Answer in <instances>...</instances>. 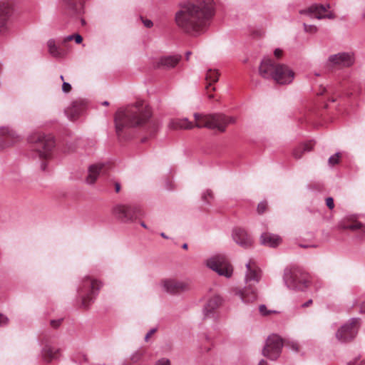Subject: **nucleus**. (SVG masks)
Listing matches in <instances>:
<instances>
[{"label": "nucleus", "mask_w": 365, "mask_h": 365, "mask_svg": "<svg viewBox=\"0 0 365 365\" xmlns=\"http://www.w3.org/2000/svg\"><path fill=\"white\" fill-rule=\"evenodd\" d=\"M329 8L330 5L329 4L325 5L315 4H312L307 9L301 10L299 13L317 19H334L335 18V15L333 13L330 12L327 14H324Z\"/></svg>", "instance_id": "15"}, {"label": "nucleus", "mask_w": 365, "mask_h": 365, "mask_svg": "<svg viewBox=\"0 0 365 365\" xmlns=\"http://www.w3.org/2000/svg\"><path fill=\"white\" fill-rule=\"evenodd\" d=\"M182 247L185 250L187 249V244L185 243L182 245Z\"/></svg>", "instance_id": "57"}, {"label": "nucleus", "mask_w": 365, "mask_h": 365, "mask_svg": "<svg viewBox=\"0 0 365 365\" xmlns=\"http://www.w3.org/2000/svg\"><path fill=\"white\" fill-rule=\"evenodd\" d=\"M274 55L277 58H279L282 55V50L280 48H276L274 51Z\"/></svg>", "instance_id": "45"}, {"label": "nucleus", "mask_w": 365, "mask_h": 365, "mask_svg": "<svg viewBox=\"0 0 365 365\" xmlns=\"http://www.w3.org/2000/svg\"><path fill=\"white\" fill-rule=\"evenodd\" d=\"M182 56L176 54L160 57L157 62V67L163 69H170L176 66L181 60Z\"/></svg>", "instance_id": "23"}, {"label": "nucleus", "mask_w": 365, "mask_h": 365, "mask_svg": "<svg viewBox=\"0 0 365 365\" xmlns=\"http://www.w3.org/2000/svg\"><path fill=\"white\" fill-rule=\"evenodd\" d=\"M213 97H214V96L212 94H210L208 96V98H210V99L212 98Z\"/></svg>", "instance_id": "60"}, {"label": "nucleus", "mask_w": 365, "mask_h": 365, "mask_svg": "<svg viewBox=\"0 0 365 365\" xmlns=\"http://www.w3.org/2000/svg\"><path fill=\"white\" fill-rule=\"evenodd\" d=\"M205 78L207 81L210 82L208 85L206 86V88L208 89V88L211 86L212 83H215L218 81L219 73L217 70L208 69L206 73Z\"/></svg>", "instance_id": "29"}, {"label": "nucleus", "mask_w": 365, "mask_h": 365, "mask_svg": "<svg viewBox=\"0 0 365 365\" xmlns=\"http://www.w3.org/2000/svg\"><path fill=\"white\" fill-rule=\"evenodd\" d=\"M48 51L49 54L56 58H61L66 55V48L62 46V43L58 42L57 39L51 38L47 41Z\"/></svg>", "instance_id": "22"}, {"label": "nucleus", "mask_w": 365, "mask_h": 365, "mask_svg": "<svg viewBox=\"0 0 365 365\" xmlns=\"http://www.w3.org/2000/svg\"><path fill=\"white\" fill-rule=\"evenodd\" d=\"M360 327V319L351 318L343 324L336 331V339L341 343H347L354 340Z\"/></svg>", "instance_id": "9"}, {"label": "nucleus", "mask_w": 365, "mask_h": 365, "mask_svg": "<svg viewBox=\"0 0 365 365\" xmlns=\"http://www.w3.org/2000/svg\"><path fill=\"white\" fill-rule=\"evenodd\" d=\"M340 226L344 230H351L358 239L365 237V226L360 222H343Z\"/></svg>", "instance_id": "24"}, {"label": "nucleus", "mask_w": 365, "mask_h": 365, "mask_svg": "<svg viewBox=\"0 0 365 365\" xmlns=\"http://www.w3.org/2000/svg\"><path fill=\"white\" fill-rule=\"evenodd\" d=\"M81 22L82 25H84L86 24L85 20L83 19H81Z\"/></svg>", "instance_id": "59"}, {"label": "nucleus", "mask_w": 365, "mask_h": 365, "mask_svg": "<svg viewBox=\"0 0 365 365\" xmlns=\"http://www.w3.org/2000/svg\"><path fill=\"white\" fill-rule=\"evenodd\" d=\"M191 54V52L190 51H187L185 53V56H186V59L188 60L189 59V56H190Z\"/></svg>", "instance_id": "53"}, {"label": "nucleus", "mask_w": 365, "mask_h": 365, "mask_svg": "<svg viewBox=\"0 0 365 365\" xmlns=\"http://www.w3.org/2000/svg\"><path fill=\"white\" fill-rule=\"evenodd\" d=\"M282 347V339L276 334L271 335L267 339L262 354L271 360H275L279 356Z\"/></svg>", "instance_id": "13"}, {"label": "nucleus", "mask_w": 365, "mask_h": 365, "mask_svg": "<svg viewBox=\"0 0 365 365\" xmlns=\"http://www.w3.org/2000/svg\"><path fill=\"white\" fill-rule=\"evenodd\" d=\"M312 149V145L311 143H306L302 144L297 147L293 150V156L296 159H299L302 158V155L306 153L309 152Z\"/></svg>", "instance_id": "28"}, {"label": "nucleus", "mask_w": 365, "mask_h": 365, "mask_svg": "<svg viewBox=\"0 0 365 365\" xmlns=\"http://www.w3.org/2000/svg\"><path fill=\"white\" fill-rule=\"evenodd\" d=\"M166 188L168 189V190L171 189L172 188L171 185L168 182L167 185H166Z\"/></svg>", "instance_id": "56"}, {"label": "nucleus", "mask_w": 365, "mask_h": 365, "mask_svg": "<svg viewBox=\"0 0 365 365\" xmlns=\"http://www.w3.org/2000/svg\"><path fill=\"white\" fill-rule=\"evenodd\" d=\"M354 62V56L350 53H339L331 55L328 58V63L332 67H349Z\"/></svg>", "instance_id": "18"}, {"label": "nucleus", "mask_w": 365, "mask_h": 365, "mask_svg": "<svg viewBox=\"0 0 365 365\" xmlns=\"http://www.w3.org/2000/svg\"><path fill=\"white\" fill-rule=\"evenodd\" d=\"M112 212L115 218L123 222H130L142 215L140 207L132 205L117 204Z\"/></svg>", "instance_id": "10"}, {"label": "nucleus", "mask_w": 365, "mask_h": 365, "mask_svg": "<svg viewBox=\"0 0 365 365\" xmlns=\"http://www.w3.org/2000/svg\"><path fill=\"white\" fill-rule=\"evenodd\" d=\"M215 13L213 0H188L180 4L175 21L184 33L197 37L207 31Z\"/></svg>", "instance_id": "1"}, {"label": "nucleus", "mask_w": 365, "mask_h": 365, "mask_svg": "<svg viewBox=\"0 0 365 365\" xmlns=\"http://www.w3.org/2000/svg\"><path fill=\"white\" fill-rule=\"evenodd\" d=\"M64 4L68 10L76 15H80L83 12L84 0H63Z\"/></svg>", "instance_id": "27"}, {"label": "nucleus", "mask_w": 365, "mask_h": 365, "mask_svg": "<svg viewBox=\"0 0 365 365\" xmlns=\"http://www.w3.org/2000/svg\"><path fill=\"white\" fill-rule=\"evenodd\" d=\"M246 272L245 277V286L236 292L244 303H252L257 298L256 284L260 280L261 271L256 264L251 260L246 263Z\"/></svg>", "instance_id": "6"}, {"label": "nucleus", "mask_w": 365, "mask_h": 365, "mask_svg": "<svg viewBox=\"0 0 365 365\" xmlns=\"http://www.w3.org/2000/svg\"><path fill=\"white\" fill-rule=\"evenodd\" d=\"M259 75L266 79H272L281 85L289 84L294 78V71L287 66L276 63L269 58H264L259 66Z\"/></svg>", "instance_id": "5"}, {"label": "nucleus", "mask_w": 365, "mask_h": 365, "mask_svg": "<svg viewBox=\"0 0 365 365\" xmlns=\"http://www.w3.org/2000/svg\"><path fill=\"white\" fill-rule=\"evenodd\" d=\"M111 169L112 165L108 162L98 163L90 165L88 170V176L86 179V183L88 185L94 184L100 175H108Z\"/></svg>", "instance_id": "14"}, {"label": "nucleus", "mask_w": 365, "mask_h": 365, "mask_svg": "<svg viewBox=\"0 0 365 365\" xmlns=\"http://www.w3.org/2000/svg\"><path fill=\"white\" fill-rule=\"evenodd\" d=\"M222 299L219 296H214L210 298L203 308V314L205 318L214 317V312L221 304Z\"/></svg>", "instance_id": "25"}, {"label": "nucleus", "mask_w": 365, "mask_h": 365, "mask_svg": "<svg viewBox=\"0 0 365 365\" xmlns=\"http://www.w3.org/2000/svg\"><path fill=\"white\" fill-rule=\"evenodd\" d=\"M19 140V136L9 127L0 128V150L13 145Z\"/></svg>", "instance_id": "19"}, {"label": "nucleus", "mask_w": 365, "mask_h": 365, "mask_svg": "<svg viewBox=\"0 0 365 365\" xmlns=\"http://www.w3.org/2000/svg\"><path fill=\"white\" fill-rule=\"evenodd\" d=\"M140 225H141L143 227H144V228H145V229H148V227H147V225H145V223L144 222H142L140 223Z\"/></svg>", "instance_id": "54"}, {"label": "nucleus", "mask_w": 365, "mask_h": 365, "mask_svg": "<svg viewBox=\"0 0 365 365\" xmlns=\"http://www.w3.org/2000/svg\"><path fill=\"white\" fill-rule=\"evenodd\" d=\"M11 7L8 3L0 2V34H5L9 29Z\"/></svg>", "instance_id": "21"}, {"label": "nucleus", "mask_w": 365, "mask_h": 365, "mask_svg": "<svg viewBox=\"0 0 365 365\" xmlns=\"http://www.w3.org/2000/svg\"><path fill=\"white\" fill-rule=\"evenodd\" d=\"M1 72V66L0 65V73Z\"/></svg>", "instance_id": "63"}, {"label": "nucleus", "mask_w": 365, "mask_h": 365, "mask_svg": "<svg viewBox=\"0 0 365 365\" xmlns=\"http://www.w3.org/2000/svg\"><path fill=\"white\" fill-rule=\"evenodd\" d=\"M143 22L144 26H145V27H147V28H150V27H152V26H153V22H152V21L148 20V19L143 20Z\"/></svg>", "instance_id": "46"}, {"label": "nucleus", "mask_w": 365, "mask_h": 365, "mask_svg": "<svg viewBox=\"0 0 365 365\" xmlns=\"http://www.w3.org/2000/svg\"><path fill=\"white\" fill-rule=\"evenodd\" d=\"M8 322V318L4 315L0 314V327L6 324Z\"/></svg>", "instance_id": "42"}, {"label": "nucleus", "mask_w": 365, "mask_h": 365, "mask_svg": "<svg viewBox=\"0 0 365 365\" xmlns=\"http://www.w3.org/2000/svg\"><path fill=\"white\" fill-rule=\"evenodd\" d=\"M102 284L97 279L91 277H85L78 289V298L81 301V306L85 309L88 308L94 301Z\"/></svg>", "instance_id": "7"}, {"label": "nucleus", "mask_w": 365, "mask_h": 365, "mask_svg": "<svg viewBox=\"0 0 365 365\" xmlns=\"http://www.w3.org/2000/svg\"><path fill=\"white\" fill-rule=\"evenodd\" d=\"M312 304V299H309L307 302L302 304V307H307Z\"/></svg>", "instance_id": "49"}, {"label": "nucleus", "mask_w": 365, "mask_h": 365, "mask_svg": "<svg viewBox=\"0 0 365 365\" xmlns=\"http://www.w3.org/2000/svg\"><path fill=\"white\" fill-rule=\"evenodd\" d=\"M258 365H268V364H267V362L266 361H264V359H262L259 362Z\"/></svg>", "instance_id": "51"}, {"label": "nucleus", "mask_w": 365, "mask_h": 365, "mask_svg": "<svg viewBox=\"0 0 365 365\" xmlns=\"http://www.w3.org/2000/svg\"><path fill=\"white\" fill-rule=\"evenodd\" d=\"M114 186H115V190L116 192H119L120 190V184L118 182H115L114 183Z\"/></svg>", "instance_id": "47"}, {"label": "nucleus", "mask_w": 365, "mask_h": 365, "mask_svg": "<svg viewBox=\"0 0 365 365\" xmlns=\"http://www.w3.org/2000/svg\"><path fill=\"white\" fill-rule=\"evenodd\" d=\"M102 105H103V106H108V105H109V103H108V101H103V102L102 103Z\"/></svg>", "instance_id": "55"}, {"label": "nucleus", "mask_w": 365, "mask_h": 365, "mask_svg": "<svg viewBox=\"0 0 365 365\" xmlns=\"http://www.w3.org/2000/svg\"><path fill=\"white\" fill-rule=\"evenodd\" d=\"M301 247H304V248H307V247H309V245H301ZM311 247H315V246H314V245H312Z\"/></svg>", "instance_id": "58"}, {"label": "nucleus", "mask_w": 365, "mask_h": 365, "mask_svg": "<svg viewBox=\"0 0 365 365\" xmlns=\"http://www.w3.org/2000/svg\"><path fill=\"white\" fill-rule=\"evenodd\" d=\"M60 78H61V79L62 81H63V76L62 75L61 76V77H60Z\"/></svg>", "instance_id": "62"}, {"label": "nucleus", "mask_w": 365, "mask_h": 365, "mask_svg": "<svg viewBox=\"0 0 365 365\" xmlns=\"http://www.w3.org/2000/svg\"><path fill=\"white\" fill-rule=\"evenodd\" d=\"M141 353L136 351L131 355L130 359L133 361L137 362L141 358Z\"/></svg>", "instance_id": "39"}, {"label": "nucleus", "mask_w": 365, "mask_h": 365, "mask_svg": "<svg viewBox=\"0 0 365 365\" xmlns=\"http://www.w3.org/2000/svg\"><path fill=\"white\" fill-rule=\"evenodd\" d=\"M281 238L274 234L264 232L260 236V242L262 245L270 247H275L279 245Z\"/></svg>", "instance_id": "26"}, {"label": "nucleus", "mask_w": 365, "mask_h": 365, "mask_svg": "<svg viewBox=\"0 0 365 365\" xmlns=\"http://www.w3.org/2000/svg\"><path fill=\"white\" fill-rule=\"evenodd\" d=\"M206 264L220 276L230 278L232 275V267L225 255L213 256L207 260Z\"/></svg>", "instance_id": "11"}, {"label": "nucleus", "mask_w": 365, "mask_h": 365, "mask_svg": "<svg viewBox=\"0 0 365 365\" xmlns=\"http://www.w3.org/2000/svg\"><path fill=\"white\" fill-rule=\"evenodd\" d=\"M157 331L156 328L151 329L145 335V341H148L150 336Z\"/></svg>", "instance_id": "43"}, {"label": "nucleus", "mask_w": 365, "mask_h": 365, "mask_svg": "<svg viewBox=\"0 0 365 365\" xmlns=\"http://www.w3.org/2000/svg\"><path fill=\"white\" fill-rule=\"evenodd\" d=\"M75 150V148H69V149H68V151H73V150Z\"/></svg>", "instance_id": "61"}, {"label": "nucleus", "mask_w": 365, "mask_h": 365, "mask_svg": "<svg viewBox=\"0 0 365 365\" xmlns=\"http://www.w3.org/2000/svg\"><path fill=\"white\" fill-rule=\"evenodd\" d=\"M288 289L304 291L309 286V274L298 267L285 269L283 277Z\"/></svg>", "instance_id": "8"}, {"label": "nucleus", "mask_w": 365, "mask_h": 365, "mask_svg": "<svg viewBox=\"0 0 365 365\" xmlns=\"http://www.w3.org/2000/svg\"><path fill=\"white\" fill-rule=\"evenodd\" d=\"M155 365H170V361L168 359L162 358L156 361Z\"/></svg>", "instance_id": "37"}, {"label": "nucleus", "mask_w": 365, "mask_h": 365, "mask_svg": "<svg viewBox=\"0 0 365 365\" xmlns=\"http://www.w3.org/2000/svg\"><path fill=\"white\" fill-rule=\"evenodd\" d=\"M160 236L164 239H168V237L164 232H161Z\"/></svg>", "instance_id": "52"}, {"label": "nucleus", "mask_w": 365, "mask_h": 365, "mask_svg": "<svg viewBox=\"0 0 365 365\" xmlns=\"http://www.w3.org/2000/svg\"><path fill=\"white\" fill-rule=\"evenodd\" d=\"M326 205L330 210H332L334 207V199L331 197H327L326 199Z\"/></svg>", "instance_id": "38"}, {"label": "nucleus", "mask_w": 365, "mask_h": 365, "mask_svg": "<svg viewBox=\"0 0 365 365\" xmlns=\"http://www.w3.org/2000/svg\"><path fill=\"white\" fill-rule=\"evenodd\" d=\"M267 202L265 201H263V202H261L258 204L257 205V212L259 214H262L264 213V212L267 209Z\"/></svg>", "instance_id": "35"}, {"label": "nucleus", "mask_w": 365, "mask_h": 365, "mask_svg": "<svg viewBox=\"0 0 365 365\" xmlns=\"http://www.w3.org/2000/svg\"><path fill=\"white\" fill-rule=\"evenodd\" d=\"M87 108V101L83 99H76L65 110L67 117L72 121L76 120L81 116Z\"/></svg>", "instance_id": "17"}, {"label": "nucleus", "mask_w": 365, "mask_h": 365, "mask_svg": "<svg viewBox=\"0 0 365 365\" xmlns=\"http://www.w3.org/2000/svg\"><path fill=\"white\" fill-rule=\"evenodd\" d=\"M291 347H292V350H294V351H299L298 344L295 342H292Z\"/></svg>", "instance_id": "48"}, {"label": "nucleus", "mask_w": 365, "mask_h": 365, "mask_svg": "<svg viewBox=\"0 0 365 365\" xmlns=\"http://www.w3.org/2000/svg\"><path fill=\"white\" fill-rule=\"evenodd\" d=\"M190 285L188 280H180L173 277L164 278L160 282L163 290L172 295H178L188 291Z\"/></svg>", "instance_id": "12"}, {"label": "nucleus", "mask_w": 365, "mask_h": 365, "mask_svg": "<svg viewBox=\"0 0 365 365\" xmlns=\"http://www.w3.org/2000/svg\"><path fill=\"white\" fill-rule=\"evenodd\" d=\"M360 312L364 313L365 312V302L362 303L361 308H360Z\"/></svg>", "instance_id": "50"}, {"label": "nucleus", "mask_w": 365, "mask_h": 365, "mask_svg": "<svg viewBox=\"0 0 365 365\" xmlns=\"http://www.w3.org/2000/svg\"><path fill=\"white\" fill-rule=\"evenodd\" d=\"M348 365H365V359H361L359 356L354 359V361L348 363Z\"/></svg>", "instance_id": "36"}, {"label": "nucleus", "mask_w": 365, "mask_h": 365, "mask_svg": "<svg viewBox=\"0 0 365 365\" xmlns=\"http://www.w3.org/2000/svg\"><path fill=\"white\" fill-rule=\"evenodd\" d=\"M30 144V155L34 158L41 160L40 168L42 171L47 168V160L52 155L56 143L53 136L43 133H34L29 136Z\"/></svg>", "instance_id": "4"}, {"label": "nucleus", "mask_w": 365, "mask_h": 365, "mask_svg": "<svg viewBox=\"0 0 365 365\" xmlns=\"http://www.w3.org/2000/svg\"><path fill=\"white\" fill-rule=\"evenodd\" d=\"M303 26L304 31L308 33H315L317 31V26L314 25H308L304 23Z\"/></svg>", "instance_id": "34"}, {"label": "nucleus", "mask_w": 365, "mask_h": 365, "mask_svg": "<svg viewBox=\"0 0 365 365\" xmlns=\"http://www.w3.org/2000/svg\"><path fill=\"white\" fill-rule=\"evenodd\" d=\"M340 153H336L334 155H331L329 158V164L331 165H334L339 163Z\"/></svg>", "instance_id": "32"}, {"label": "nucleus", "mask_w": 365, "mask_h": 365, "mask_svg": "<svg viewBox=\"0 0 365 365\" xmlns=\"http://www.w3.org/2000/svg\"><path fill=\"white\" fill-rule=\"evenodd\" d=\"M60 349L56 347L52 339L44 338L41 341V357L43 361L49 363L58 358Z\"/></svg>", "instance_id": "16"}, {"label": "nucleus", "mask_w": 365, "mask_h": 365, "mask_svg": "<svg viewBox=\"0 0 365 365\" xmlns=\"http://www.w3.org/2000/svg\"><path fill=\"white\" fill-rule=\"evenodd\" d=\"M212 198H213V193H212V190H207L202 195V199L206 203H210V199L211 200Z\"/></svg>", "instance_id": "31"}, {"label": "nucleus", "mask_w": 365, "mask_h": 365, "mask_svg": "<svg viewBox=\"0 0 365 365\" xmlns=\"http://www.w3.org/2000/svg\"><path fill=\"white\" fill-rule=\"evenodd\" d=\"M232 235L234 241L244 248H248L252 244V237L242 227L234 228Z\"/></svg>", "instance_id": "20"}, {"label": "nucleus", "mask_w": 365, "mask_h": 365, "mask_svg": "<svg viewBox=\"0 0 365 365\" xmlns=\"http://www.w3.org/2000/svg\"><path fill=\"white\" fill-rule=\"evenodd\" d=\"M73 37L76 43H81L83 41L82 36L78 34H74Z\"/></svg>", "instance_id": "44"}, {"label": "nucleus", "mask_w": 365, "mask_h": 365, "mask_svg": "<svg viewBox=\"0 0 365 365\" xmlns=\"http://www.w3.org/2000/svg\"><path fill=\"white\" fill-rule=\"evenodd\" d=\"M73 36H74V34H71V35L65 36L63 38H58V42L59 43L61 42L62 43L63 46L68 48V42L71 40H74Z\"/></svg>", "instance_id": "30"}, {"label": "nucleus", "mask_w": 365, "mask_h": 365, "mask_svg": "<svg viewBox=\"0 0 365 365\" xmlns=\"http://www.w3.org/2000/svg\"><path fill=\"white\" fill-rule=\"evenodd\" d=\"M195 124L190 121L187 118H173L168 123L170 130H189L194 127L198 128H207L225 132L228 124H233L236 119L232 116H227L222 113L202 114L195 113L193 115Z\"/></svg>", "instance_id": "3"}, {"label": "nucleus", "mask_w": 365, "mask_h": 365, "mask_svg": "<svg viewBox=\"0 0 365 365\" xmlns=\"http://www.w3.org/2000/svg\"><path fill=\"white\" fill-rule=\"evenodd\" d=\"M117 134L122 135L125 128L136 126H145L150 135H154L159 128L156 120L151 119L150 108L143 102H138L117 111L115 116Z\"/></svg>", "instance_id": "2"}, {"label": "nucleus", "mask_w": 365, "mask_h": 365, "mask_svg": "<svg viewBox=\"0 0 365 365\" xmlns=\"http://www.w3.org/2000/svg\"><path fill=\"white\" fill-rule=\"evenodd\" d=\"M71 90V86L69 83L63 82L62 85V91L64 93H68Z\"/></svg>", "instance_id": "40"}, {"label": "nucleus", "mask_w": 365, "mask_h": 365, "mask_svg": "<svg viewBox=\"0 0 365 365\" xmlns=\"http://www.w3.org/2000/svg\"><path fill=\"white\" fill-rule=\"evenodd\" d=\"M61 322H62V319H53L51 321L50 324L53 328H57L60 326Z\"/></svg>", "instance_id": "41"}, {"label": "nucleus", "mask_w": 365, "mask_h": 365, "mask_svg": "<svg viewBox=\"0 0 365 365\" xmlns=\"http://www.w3.org/2000/svg\"><path fill=\"white\" fill-rule=\"evenodd\" d=\"M259 311L262 316H267L271 313L276 312L275 311L268 310L264 304H261L259 307Z\"/></svg>", "instance_id": "33"}]
</instances>
